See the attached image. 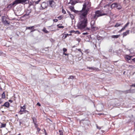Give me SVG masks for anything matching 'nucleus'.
<instances>
[{"label": "nucleus", "mask_w": 135, "mask_h": 135, "mask_svg": "<svg viewBox=\"0 0 135 135\" xmlns=\"http://www.w3.org/2000/svg\"><path fill=\"white\" fill-rule=\"evenodd\" d=\"M90 6V3L88 2L85 3L83 5L82 9L81 11V12L83 13L79 15L80 20L77 25L78 28L80 30L84 28L87 25V20L86 16Z\"/></svg>", "instance_id": "1"}, {"label": "nucleus", "mask_w": 135, "mask_h": 135, "mask_svg": "<svg viewBox=\"0 0 135 135\" xmlns=\"http://www.w3.org/2000/svg\"><path fill=\"white\" fill-rule=\"evenodd\" d=\"M104 15H107V13H102L100 11H97L95 12V14L92 16L91 18L96 20L98 17Z\"/></svg>", "instance_id": "2"}, {"label": "nucleus", "mask_w": 135, "mask_h": 135, "mask_svg": "<svg viewBox=\"0 0 135 135\" xmlns=\"http://www.w3.org/2000/svg\"><path fill=\"white\" fill-rule=\"evenodd\" d=\"M17 4H18V3L17 1V0H16L14 1L12 3L8 5L7 7V8L11 9L13 7H14Z\"/></svg>", "instance_id": "3"}, {"label": "nucleus", "mask_w": 135, "mask_h": 135, "mask_svg": "<svg viewBox=\"0 0 135 135\" xmlns=\"http://www.w3.org/2000/svg\"><path fill=\"white\" fill-rule=\"evenodd\" d=\"M135 89H133L132 91L131 89H130L129 90H126V91H122L123 93L124 94H127V93H135Z\"/></svg>", "instance_id": "4"}, {"label": "nucleus", "mask_w": 135, "mask_h": 135, "mask_svg": "<svg viewBox=\"0 0 135 135\" xmlns=\"http://www.w3.org/2000/svg\"><path fill=\"white\" fill-rule=\"evenodd\" d=\"M18 4L27 3L29 2L28 0H17Z\"/></svg>", "instance_id": "5"}, {"label": "nucleus", "mask_w": 135, "mask_h": 135, "mask_svg": "<svg viewBox=\"0 0 135 135\" xmlns=\"http://www.w3.org/2000/svg\"><path fill=\"white\" fill-rule=\"evenodd\" d=\"M103 105L102 104H99L97 105V107L98 110L99 111H100L103 109Z\"/></svg>", "instance_id": "6"}, {"label": "nucleus", "mask_w": 135, "mask_h": 135, "mask_svg": "<svg viewBox=\"0 0 135 135\" xmlns=\"http://www.w3.org/2000/svg\"><path fill=\"white\" fill-rule=\"evenodd\" d=\"M87 68L89 70H91L92 71H98L99 70V69L98 68H96L94 67H88Z\"/></svg>", "instance_id": "7"}, {"label": "nucleus", "mask_w": 135, "mask_h": 135, "mask_svg": "<svg viewBox=\"0 0 135 135\" xmlns=\"http://www.w3.org/2000/svg\"><path fill=\"white\" fill-rule=\"evenodd\" d=\"M42 8L44 9L46 8L47 6V4L45 2H43L41 4Z\"/></svg>", "instance_id": "8"}, {"label": "nucleus", "mask_w": 135, "mask_h": 135, "mask_svg": "<svg viewBox=\"0 0 135 135\" xmlns=\"http://www.w3.org/2000/svg\"><path fill=\"white\" fill-rule=\"evenodd\" d=\"M70 8L71 10L74 12L75 13H77L78 12V11H76L74 9V7L73 6H71L70 7Z\"/></svg>", "instance_id": "9"}, {"label": "nucleus", "mask_w": 135, "mask_h": 135, "mask_svg": "<svg viewBox=\"0 0 135 135\" xmlns=\"http://www.w3.org/2000/svg\"><path fill=\"white\" fill-rule=\"evenodd\" d=\"M25 105H24L23 107H21V109L20 111L19 112H23L24 111L25 109ZM21 114H22L23 113H20Z\"/></svg>", "instance_id": "10"}, {"label": "nucleus", "mask_w": 135, "mask_h": 135, "mask_svg": "<svg viewBox=\"0 0 135 135\" xmlns=\"http://www.w3.org/2000/svg\"><path fill=\"white\" fill-rule=\"evenodd\" d=\"M91 28L92 31H96L98 29L97 27L94 26H91Z\"/></svg>", "instance_id": "11"}, {"label": "nucleus", "mask_w": 135, "mask_h": 135, "mask_svg": "<svg viewBox=\"0 0 135 135\" xmlns=\"http://www.w3.org/2000/svg\"><path fill=\"white\" fill-rule=\"evenodd\" d=\"M2 22L5 25H6L7 24L9 25V23L6 20H4L3 19L2 20Z\"/></svg>", "instance_id": "12"}, {"label": "nucleus", "mask_w": 135, "mask_h": 135, "mask_svg": "<svg viewBox=\"0 0 135 135\" xmlns=\"http://www.w3.org/2000/svg\"><path fill=\"white\" fill-rule=\"evenodd\" d=\"M5 107L7 108H8L9 106V103L8 102H6L4 103Z\"/></svg>", "instance_id": "13"}, {"label": "nucleus", "mask_w": 135, "mask_h": 135, "mask_svg": "<svg viewBox=\"0 0 135 135\" xmlns=\"http://www.w3.org/2000/svg\"><path fill=\"white\" fill-rule=\"evenodd\" d=\"M118 4L117 3H113L112 4L111 6V8L112 7H118Z\"/></svg>", "instance_id": "14"}, {"label": "nucleus", "mask_w": 135, "mask_h": 135, "mask_svg": "<svg viewBox=\"0 0 135 135\" xmlns=\"http://www.w3.org/2000/svg\"><path fill=\"white\" fill-rule=\"evenodd\" d=\"M129 30H128L126 32H124L123 33V36H126L127 34H128L129 33Z\"/></svg>", "instance_id": "15"}, {"label": "nucleus", "mask_w": 135, "mask_h": 135, "mask_svg": "<svg viewBox=\"0 0 135 135\" xmlns=\"http://www.w3.org/2000/svg\"><path fill=\"white\" fill-rule=\"evenodd\" d=\"M120 36V35H112L111 37L113 38H117Z\"/></svg>", "instance_id": "16"}, {"label": "nucleus", "mask_w": 135, "mask_h": 135, "mask_svg": "<svg viewBox=\"0 0 135 135\" xmlns=\"http://www.w3.org/2000/svg\"><path fill=\"white\" fill-rule=\"evenodd\" d=\"M95 23V21L94 20H92L91 22V26H94Z\"/></svg>", "instance_id": "17"}, {"label": "nucleus", "mask_w": 135, "mask_h": 135, "mask_svg": "<svg viewBox=\"0 0 135 135\" xmlns=\"http://www.w3.org/2000/svg\"><path fill=\"white\" fill-rule=\"evenodd\" d=\"M42 30L45 33H47L49 32L46 30V29L44 27L43 29Z\"/></svg>", "instance_id": "18"}, {"label": "nucleus", "mask_w": 135, "mask_h": 135, "mask_svg": "<svg viewBox=\"0 0 135 135\" xmlns=\"http://www.w3.org/2000/svg\"><path fill=\"white\" fill-rule=\"evenodd\" d=\"M32 119L33 120V123H36V119L35 117H32Z\"/></svg>", "instance_id": "19"}, {"label": "nucleus", "mask_w": 135, "mask_h": 135, "mask_svg": "<svg viewBox=\"0 0 135 135\" xmlns=\"http://www.w3.org/2000/svg\"><path fill=\"white\" fill-rule=\"evenodd\" d=\"M5 98V95L4 92H3L2 94V99H4Z\"/></svg>", "instance_id": "20"}, {"label": "nucleus", "mask_w": 135, "mask_h": 135, "mask_svg": "<svg viewBox=\"0 0 135 135\" xmlns=\"http://www.w3.org/2000/svg\"><path fill=\"white\" fill-rule=\"evenodd\" d=\"M35 26H32L31 27H26V29L32 30V28L35 27Z\"/></svg>", "instance_id": "21"}, {"label": "nucleus", "mask_w": 135, "mask_h": 135, "mask_svg": "<svg viewBox=\"0 0 135 135\" xmlns=\"http://www.w3.org/2000/svg\"><path fill=\"white\" fill-rule=\"evenodd\" d=\"M132 56H129L128 55H127L126 56V58L128 60H130Z\"/></svg>", "instance_id": "22"}, {"label": "nucleus", "mask_w": 135, "mask_h": 135, "mask_svg": "<svg viewBox=\"0 0 135 135\" xmlns=\"http://www.w3.org/2000/svg\"><path fill=\"white\" fill-rule=\"evenodd\" d=\"M49 3L50 5L51 6V7H52V2H54L53 1H49Z\"/></svg>", "instance_id": "23"}, {"label": "nucleus", "mask_w": 135, "mask_h": 135, "mask_svg": "<svg viewBox=\"0 0 135 135\" xmlns=\"http://www.w3.org/2000/svg\"><path fill=\"white\" fill-rule=\"evenodd\" d=\"M6 126V124H1V128L5 127Z\"/></svg>", "instance_id": "24"}, {"label": "nucleus", "mask_w": 135, "mask_h": 135, "mask_svg": "<svg viewBox=\"0 0 135 135\" xmlns=\"http://www.w3.org/2000/svg\"><path fill=\"white\" fill-rule=\"evenodd\" d=\"M120 25V24L118 23H117L116 25H115L114 27H117L119 26Z\"/></svg>", "instance_id": "25"}, {"label": "nucleus", "mask_w": 135, "mask_h": 135, "mask_svg": "<svg viewBox=\"0 0 135 135\" xmlns=\"http://www.w3.org/2000/svg\"><path fill=\"white\" fill-rule=\"evenodd\" d=\"M70 18H71L72 20H73L74 18V15L72 14H70Z\"/></svg>", "instance_id": "26"}, {"label": "nucleus", "mask_w": 135, "mask_h": 135, "mask_svg": "<svg viewBox=\"0 0 135 135\" xmlns=\"http://www.w3.org/2000/svg\"><path fill=\"white\" fill-rule=\"evenodd\" d=\"M41 1V0H38V1H34L33 2V3H35V4H38L39 2Z\"/></svg>", "instance_id": "27"}, {"label": "nucleus", "mask_w": 135, "mask_h": 135, "mask_svg": "<svg viewBox=\"0 0 135 135\" xmlns=\"http://www.w3.org/2000/svg\"><path fill=\"white\" fill-rule=\"evenodd\" d=\"M59 134L60 135H63V133L62 131L60 130L59 131Z\"/></svg>", "instance_id": "28"}, {"label": "nucleus", "mask_w": 135, "mask_h": 135, "mask_svg": "<svg viewBox=\"0 0 135 135\" xmlns=\"http://www.w3.org/2000/svg\"><path fill=\"white\" fill-rule=\"evenodd\" d=\"M74 76H70L69 78H68L69 79H73L74 78Z\"/></svg>", "instance_id": "29"}, {"label": "nucleus", "mask_w": 135, "mask_h": 135, "mask_svg": "<svg viewBox=\"0 0 135 135\" xmlns=\"http://www.w3.org/2000/svg\"><path fill=\"white\" fill-rule=\"evenodd\" d=\"M68 35V34H66L64 36H63V37H64V39H65L66 38L67 36Z\"/></svg>", "instance_id": "30"}, {"label": "nucleus", "mask_w": 135, "mask_h": 135, "mask_svg": "<svg viewBox=\"0 0 135 135\" xmlns=\"http://www.w3.org/2000/svg\"><path fill=\"white\" fill-rule=\"evenodd\" d=\"M125 28H126L124 26V27L120 30V31L121 32L124 30L125 29Z\"/></svg>", "instance_id": "31"}, {"label": "nucleus", "mask_w": 135, "mask_h": 135, "mask_svg": "<svg viewBox=\"0 0 135 135\" xmlns=\"http://www.w3.org/2000/svg\"><path fill=\"white\" fill-rule=\"evenodd\" d=\"M57 18L59 19V20H61V19L62 18V16H60L58 17H57Z\"/></svg>", "instance_id": "32"}, {"label": "nucleus", "mask_w": 135, "mask_h": 135, "mask_svg": "<svg viewBox=\"0 0 135 135\" xmlns=\"http://www.w3.org/2000/svg\"><path fill=\"white\" fill-rule=\"evenodd\" d=\"M129 22H127L124 26L125 28L127 27L129 24Z\"/></svg>", "instance_id": "33"}, {"label": "nucleus", "mask_w": 135, "mask_h": 135, "mask_svg": "<svg viewBox=\"0 0 135 135\" xmlns=\"http://www.w3.org/2000/svg\"><path fill=\"white\" fill-rule=\"evenodd\" d=\"M62 13L64 14H65V13H66V11L63 9H62Z\"/></svg>", "instance_id": "34"}, {"label": "nucleus", "mask_w": 135, "mask_h": 135, "mask_svg": "<svg viewBox=\"0 0 135 135\" xmlns=\"http://www.w3.org/2000/svg\"><path fill=\"white\" fill-rule=\"evenodd\" d=\"M34 125H35V127L37 128L38 127L37 126H38V125L36 124V123H34Z\"/></svg>", "instance_id": "35"}, {"label": "nucleus", "mask_w": 135, "mask_h": 135, "mask_svg": "<svg viewBox=\"0 0 135 135\" xmlns=\"http://www.w3.org/2000/svg\"><path fill=\"white\" fill-rule=\"evenodd\" d=\"M67 50L66 48H64L63 49V51H64V52H66L67 51Z\"/></svg>", "instance_id": "36"}, {"label": "nucleus", "mask_w": 135, "mask_h": 135, "mask_svg": "<svg viewBox=\"0 0 135 135\" xmlns=\"http://www.w3.org/2000/svg\"><path fill=\"white\" fill-rule=\"evenodd\" d=\"M54 22H57L58 21V20L57 19H54L53 20Z\"/></svg>", "instance_id": "37"}, {"label": "nucleus", "mask_w": 135, "mask_h": 135, "mask_svg": "<svg viewBox=\"0 0 135 135\" xmlns=\"http://www.w3.org/2000/svg\"><path fill=\"white\" fill-rule=\"evenodd\" d=\"M70 32L71 33H75V31L73 30H71L70 31Z\"/></svg>", "instance_id": "38"}, {"label": "nucleus", "mask_w": 135, "mask_h": 135, "mask_svg": "<svg viewBox=\"0 0 135 135\" xmlns=\"http://www.w3.org/2000/svg\"><path fill=\"white\" fill-rule=\"evenodd\" d=\"M3 102V100L2 98H0V104Z\"/></svg>", "instance_id": "39"}, {"label": "nucleus", "mask_w": 135, "mask_h": 135, "mask_svg": "<svg viewBox=\"0 0 135 135\" xmlns=\"http://www.w3.org/2000/svg\"><path fill=\"white\" fill-rule=\"evenodd\" d=\"M76 33L80 34V33L78 31H75V33Z\"/></svg>", "instance_id": "40"}, {"label": "nucleus", "mask_w": 135, "mask_h": 135, "mask_svg": "<svg viewBox=\"0 0 135 135\" xmlns=\"http://www.w3.org/2000/svg\"><path fill=\"white\" fill-rule=\"evenodd\" d=\"M96 127H97V128L98 129H100L101 127H100L98 126L97 125H96Z\"/></svg>", "instance_id": "41"}, {"label": "nucleus", "mask_w": 135, "mask_h": 135, "mask_svg": "<svg viewBox=\"0 0 135 135\" xmlns=\"http://www.w3.org/2000/svg\"><path fill=\"white\" fill-rule=\"evenodd\" d=\"M37 129V131L38 132L40 130V129L38 127L36 128Z\"/></svg>", "instance_id": "42"}, {"label": "nucleus", "mask_w": 135, "mask_h": 135, "mask_svg": "<svg viewBox=\"0 0 135 135\" xmlns=\"http://www.w3.org/2000/svg\"><path fill=\"white\" fill-rule=\"evenodd\" d=\"M58 28H64V26H59L58 27Z\"/></svg>", "instance_id": "43"}, {"label": "nucleus", "mask_w": 135, "mask_h": 135, "mask_svg": "<svg viewBox=\"0 0 135 135\" xmlns=\"http://www.w3.org/2000/svg\"><path fill=\"white\" fill-rule=\"evenodd\" d=\"M63 54L64 55L66 56L68 55V54H66L64 52H63Z\"/></svg>", "instance_id": "44"}, {"label": "nucleus", "mask_w": 135, "mask_h": 135, "mask_svg": "<svg viewBox=\"0 0 135 135\" xmlns=\"http://www.w3.org/2000/svg\"><path fill=\"white\" fill-rule=\"evenodd\" d=\"M133 86L135 87V84H133L130 86Z\"/></svg>", "instance_id": "45"}, {"label": "nucleus", "mask_w": 135, "mask_h": 135, "mask_svg": "<svg viewBox=\"0 0 135 135\" xmlns=\"http://www.w3.org/2000/svg\"><path fill=\"white\" fill-rule=\"evenodd\" d=\"M83 35H85L88 34V33L87 32L85 33H83Z\"/></svg>", "instance_id": "46"}, {"label": "nucleus", "mask_w": 135, "mask_h": 135, "mask_svg": "<svg viewBox=\"0 0 135 135\" xmlns=\"http://www.w3.org/2000/svg\"><path fill=\"white\" fill-rule=\"evenodd\" d=\"M117 8L119 9H120L121 8V7L120 6L119 7V6L118 7H117Z\"/></svg>", "instance_id": "47"}, {"label": "nucleus", "mask_w": 135, "mask_h": 135, "mask_svg": "<svg viewBox=\"0 0 135 135\" xmlns=\"http://www.w3.org/2000/svg\"><path fill=\"white\" fill-rule=\"evenodd\" d=\"M37 105H38V106H41V104H40L39 103H38L37 104Z\"/></svg>", "instance_id": "48"}, {"label": "nucleus", "mask_w": 135, "mask_h": 135, "mask_svg": "<svg viewBox=\"0 0 135 135\" xmlns=\"http://www.w3.org/2000/svg\"><path fill=\"white\" fill-rule=\"evenodd\" d=\"M85 52L87 53H89V52L88 51V50H87L85 51Z\"/></svg>", "instance_id": "49"}, {"label": "nucleus", "mask_w": 135, "mask_h": 135, "mask_svg": "<svg viewBox=\"0 0 135 135\" xmlns=\"http://www.w3.org/2000/svg\"><path fill=\"white\" fill-rule=\"evenodd\" d=\"M32 30H31V32H33L34 31H35L36 30L35 29H33L32 28Z\"/></svg>", "instance_id": "50"}, {"label": "nucleus", "mask_w": 135, "mask_h": 135, "mask_svg": "<svg viewBox=\"0 0 135 135\" xmlns=\"http://www.w3.org/2000/svg\"><path fill=\"white\" fill-rule=\"evenodd\" d=\"M24 112L25 113H26V112H27L28 113H29V112L28 111L26 110H24Z\"/></svg>", "instance_id": "51"}, {"label": "nucleus", "mask_w": 135, "mask_h": 135, "mask_svg": "<svg viewBox=\"0 0 135 135\" xmlns=\"http://www.w3.org/2000/svg\"><path fill=\"white\" fill-rule=\"evenodd\" d=\"M78 50L79 51L81 52L82 54H83L82 52H81V50L80 49H78Z\"/></svg>", "instance_id": "52"}, {"label": "nucleus", "mask_w": 135, "mask_h": 135, "mask_svg": "<svg viewBox=\"0 0 135 135\" xmlns=\"http://www.w3.org/2000/svg\"><path fill=\"white\" fill-rule=\"evenodd\" d=\"M9 102H11V103H12V102H13V101H12V100H9Z\"/></svg>", "instance_id": "53"}, {"label": "nucleus", "mask_w": 135, "mask_h": 135, "mask_svg": "<svg viewBox=\"0 0 135 135\" xmlns=\"http://www.w3.org/2000/svg\"><path fill=\"white\" fill-rule=\"evenodd\" d=\"M3 53V52L1 51H0V55H1V54H2Z\"/></svg>", "instance_id": "54"}, {"label": "nucleus", "mask_w": 135, "mask_h": 135, "mask_svg": "<svg viewBox=\"0 0 135 135\" xmlns=\"http://www.w3.org/2000/svg\"><path fill=\"white\" fill-rule=\"evenodd\" d=\"M132 60L133 61H134L135 62V58L133 59Z\"/></svg>", "instance_id": "55"}, {"label": "nucleus", "mask_w": 135, "mask_h": 135, "mask_svg": "<svg viewBox=\"0 0 135 135\" xmlns=\"http://www.w3.org/2000/svg\"><path fill=\"white\" fill-rule=\"evenodd\" d=\"M30 12H31L30 11L29 12L28 14H27V16H29V14L30 13Z\"/></svg>", "instance_id": "56"}, {"label": "nucleus", "mask_w": 135, "mask_h": 135, "mask_svg": "<svg viewBox=\"0 0 135 135\" xmlns=\"http://www.w3.org/2000/svg\"><path fill=\"white\" fill-rule=\"evenodd\" d=\"M80 40H81L80 39H78V41L79 42H80Z\"/></svg>", "instance_id": "57"}, {"label": "nucleus", "mask_w": 135, "mask_h": 135, "mask_svg": "<svg viewBox=\"0 0 135 135\" xmlns=\"http://www.w3.org/2000/svg\"><path fill=\"white\" fill-rule=\"evenodd\" d=\"M86 29H87V30H90V28H86Z\"/></svg>", "instance_id": "58"}, {"label": "nucleus", "mask_w": 135, "mask_h": 135, "mask_svg": "<svg viewBox=\"0 0 135 135\" xmlns=\"http://www.w3.org/2000/svg\"><path fill=\"white\" fill-rule=\"evenodd\" d=\"M68 13H69V15H70V14H71L70 13V12H69L68 11Z\"/></svg>", "instance_id": "59"}, {"label": "nucleus", "mask_w": 135, "mask_h": 135, "mask_svg": "<svg viewBox=\"0 0 135 135\" xmlns=\"http://www.w3.org/2000/svg\"><path fill=\"white\" fill-rule=\"evenodd\" d=\"M101 131H102L103 133H104V131L103 130H101Z\"/></svg>", "instance_id": "60"}, {"label": "nucleus", "mask_w": 135, "mask_h": 135, "mask_svg": "<svg viewBox=\"0 0 135 135\" xmlns=\"http://www.w3.org/2000/svg\"><path fill=\"white\" fill-rule=\"evenodd\" d=\"M21 122H20V126L21 124Z\"/></svg>", "instance_id": "61"}, {"label": "nucleus", "mask_w": 135, "mask_h": 135, "mask_svg": "<svg viewBox=\"0 0 135 135\" xmlns=\"http://www.w3.org/2000/svg\"><path fill=\"white\" fill-rule=\"evenodd\" d=\"M2 106H5V105H4V104L3 105H2Z\"/></svg>", "instance_id": "62"}, {"label": "nucleus", "mask_w": 135, "mask_h": 135, "mask_svg": "<svg viewBox=\"0 0 135 135\" xmlns=\"http://www.w3.org/2000/svg\"><path fill=\"white\" fill-rule=\"evenodd\" d=\"M18 135H21L20 134H19Z\"/></svg>", "instance_id": "63"}, {"label": "nucleus", "mask_w": 135, "mask_h": 135, "mask_svg": "<svg viewBox=\"0 0 135 135\" xmlns=\"http://www.w3.org/2000/svg\"><path fill=\"white\" fill-rule=\"evenodd\" d=\"M125 0H124V2H125Z\"/></svg>", "instance_id": "64"}]
</instances>
